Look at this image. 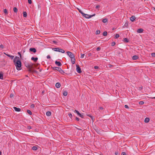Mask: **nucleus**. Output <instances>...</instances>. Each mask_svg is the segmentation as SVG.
I'll use <instances>...</instances> for the list:
<instances>
[{"mask_svg":"<svg viewBox=\"0 0 155 155\" xmlns=\"http://www.w3.org/2000/svg\"><path fill=\"white\" fill-rule=\"evenodd\" d=\"M14 63L15 64L16 69L18 70L21 69V62L20 58L17 56L15 57L13 60Z\"/></svg>","mask_w":155,"mask_h":155,"instance_id":"f257e3e1","label":"nucleus"},{"mask_svg":"<svg viewBox=\"0 0 155 155\" xmlns=\"http://www.w3.org/2000/svg\"><path fill=\"white\" fill-rule=\"evenodd\" d=\"M74 112L76 113L79 116V117H81L82 118H83L84 117V116L81 114L78 111L76 110H74Z\"/></svg>","mask_w":155,"mask_h":155,"instance_id":"0eeeda50","label":"nucleus"},{"mask_svg":"<svg viewBox=\"0 0 155 155\" xmlns=\"http://www.w3.org/2000/svg\"><path fill=\"white\" fill-rule=\"evenodd\" d=\"M32 149L34 150H36L38 149V148L36 146H33L32 148Z\"/></svg>","mask_w":155,"mask_h":155,"instance_id":"5701e85b","label":"nucleus"},{"mask_svg":"<svg viewBox=\"0 0 155 155\" xmlns=\"http://www.w3.org/2000/svg\"><path fill=\"white\" fill-rule=\"evenodd\" d=\"M67 53L68 56L71 58H72L75 56L74 54L70 51H68L67 52Z\"/></svg>","mask_w":155,"mask_h":155,"instance_id":"39448f33","label":"nucleus"},{"mask_svg":"<svg viewBox=\"0 0 155 155\" xmlns=\"http://www.w3.org/2000/svg\"><path fill=\"white\" fill-rule=\"evenodd\" d=\"M68 94V93L67 91H64L63 92V95L64 96H66Z\"/></svg>","mask_w":155,"mask_h":155,"instance_id":"4be33fe9","label":"nucleus"},{"mask_svg":"<svg viewBox=\"0 0 155 155\" xmlns=\"http://www.w3.org/2000/svg\"><path fill=\"white\" fill-rule=\"evenodd\" d=\"M123 41L125 42H129V40L126 38H124Z\"/></svg>","mask_w":155,"mask_h":155,"instance_id":"b1692460","label":"nucleus"},{"mask_svg":"<svg viewBox=\"0 0 155 155\" xmlns=\"http://www.w3.org/2000/svg\"><path fill=\"white\" fill-rule=\"evenodd\" d=\"M102 22L104 23H105L108 22V19L107 18H104L103 19Z\"/></svg>","mask_w":155,"mask_h":155,"instance_id":"6ab92c4d","label":"nucleus"},{"mask_svg":"<svg viewBox=\"0 0 155 155\" xmlns=\"http://www.w3.org/2000/svg\"><path fill=\"white\" fill-rule=\"evenodd\" d=\"M18 11V9L16 7H14L13 8V11L15 12H17Z\"/></svg>","mask_w":155,"mask_h":155,"instance_id":"a878e982","label":"nucleus"},{"mask_svg":"<svg viewBox=\"0 0 155 155\" xmlns=\"http://www.w3.org/2000/svg\"><path fill=\"white\" fill-rule=\"evenodd\" d=\"M154 10H155V8H154Z\"/></svg>","mask_w":155,"mask_h":155,"instance_id":"0e129e2a","label":"nucleus"},{"mask_svg":"<svg viewBox=\"0 0 155 155\" xmlns=\"http://www.w3.org/2000/svg\"><path fill=\"white\" fill-rule=\"evenodd\" d=\"M7 56H8L10 58L12 59H13V58L14 57V56H12V55H9V54L7 55Z\"/></svg>","mask_w":155,"mask_h":155,"instance_id":"c85d7f7f","label":"nucleus"},{"mask_svg":"<svg viewBox=\"0 0 155 155\" xmlns=\"http://www.w3.org/2000/svg\"><path fill=\"white\" fill-rule=\"evenodd\" d=\"M27 112L29 115H31L32 112L30 110H27Z\"/></svg>","mask_w":155,"mask_h":155,"instance_id":"bb28decb","label":"nucleus"},{"mask_svg":"<svg viewBox=\"0 0 155 155\" xmlns=\"http://www.w3.org/2000/svg\"><path fill=\"white\" fill-rule=\"evenodd\" d=\"M152 56L153 57H155V53H153L151 54Z\"/></svg>","mask_w":155,"mask_h":155,"instance_id":"72a5a7b5","label":"nucleus"},{"mask_svg":"<svg viewBox=\"0 0 155 155\" xmlns=\"http://www.w3.org/2000/svg\"><path fill=\"white\" fill-rule=\"evenodd\" d=\"M85 15H83L82 16L83 17H85L86 18H91L93 16H94L95 15V14H93V15H87V14H85Z\"/></svg>","mask_w":155,"mask_h":155,"instance_id":"20e7f679","label":"nucleus"},{"mask_svg":"<svg viewBox=\"0 0 155 155\" xmlns=\"http://www.w3.org/2000/svg\"><path fill=\"white\" fill-rule=\"evenodd\" d=\"M2 154V152L1 151H0V155H1Z\"/></svg>","mask_w":155,"mask_h":155,"instance_id":"4d7b16f0","label":"nucleus"},{"mask_svg":"<svg viewBox=\"0 0 155 155\" xmlns=\"http://www.w3.org/2000/svg\"><path fill=\"white\" fill-rule=\"evenodd\" d=\"M28 2L29 4H31L32 3L31 0H28Z\"/></svg>","mask_w":155,"mask_h":155,"instance_id":"58836bf2","label":"nucleus"},{"mask_svg":"<svg viewBox=\"0 0 155 155\" xmlns=\"http://www.w3.org/2000/svg\"><path fill=\"white\" fill-rule=\"evenodd\" d=\"M52 49L54 51H58L62 53H64L65 52L64 51L63 49L60 48H53Z\"/></svg>","mask_w":155,"mask_h":155,"instance_id":"f03ea898","label":"nucleus"},{"mask_svg":"<svg viewBox=\"0 0 155 155\" xmlns=\"http://www.w3.org/2000/svg\"><path fill=\"white\" fill-rule=\"evenodd\" d=\"M90 155L89 154H87V155Z\"/></svg>","mask_w":155,"mask_h":155,"instance_id":"e2e57ef3","label":"nucleus"},{"mask_svg":"<svg viewBox=\"0 0 155 155\" xmlns=\"http://www.w3.org/2000/svg\"><path fill=\"white\" fill-rule=\"evenodd\" d=\"M23 16L24 17H27V14L26 12H23Z\"/></svg>","mask_w":155,"mask_h":155,"instance_id":"412c9836","label":"nucleus"},{"mask_svg":"<svg viewBox=\"0 0 155 155\" xmlns=\"http://www.w3.org/2000/svg\"><path fill=\"white\" fill-rule=\"evenodd\" d=\"M115 154L116 155H117L118 154V152H115Z\"/></svg>","mask_w":155,"mask_h":155,"instance_id":"864d4df0","label":"nucleus"},{"mask_svg":"<svg viewBox=\"0 0 155 155\" xmlns=\"http://www.w3.org/2000/svg\"><path fill=\"white\" fill-rule=\"evenodd\" d=\"M77 68H76V71H77L79 73H81L82 71L81 70V69L78 65H76Z\"/></svg>","mask_w":155,"mask_h":155,"instance_id":"423d86ee","label":"nucleus"},{"mask_svg":"<svg viewBox=\"0 0 155 155\" xmlns=\"http://www.w3.org/2000/svg\"><path fill=\"white\" fill-rule=\"evenodd\" d=\"M0 79H3V74L0 73Z\"/></svg>","mask_w":155,"mask_h":155,"instance_id":"c756f323","label":"nucleus"},{"mask_svg":"<svg viewBox=\"0 0 155 155\" xmlns=\"http://www.w3.org/2000/svg\"><path fill=\"white\" fill-rule=\"evenodd\" d=\"M47 58L48 59H50L51 58L50 55H48L47 56Z\"/></svg>","mask_w":155,"mask_h":155,"instance_id":"a18cd8bd","label":"nucleus"},{"mask_svg":"<svg viewBox=\"0 0 155 155\" xmlns=\"http://www.w3.org/2000/svg\"><path fill=\"white\" fill-rule=\"evenodd\" d=\"M98 68V66H95L94 67V68L95 69H97Z\"/></svg>","mask_w":155,"mask_h":155,"instance_id":"49530a36","label":"nucleus"},{"mask_svg":"<svg viewBox=\"0 0 155 155\" xmlns=\"http://www.w3.org/2000/svg\"><path fill=\"white\" fill-rule=\"evenodd\" d=\"M120 36V35L118 34H116L115 36V38H118Z\"/></svg>","mask_w":155,"mask_h":155,"instance_id":"7c9ffc66","label":"nucleus"},{"mask_svg":"<svg viewBox=\"0 0 155 155\" xmlns=\"http://www.w3.org/2000/svg\"><path fill=\"white\" fill-rule=\"evenodd\" d=\"M31 60H32L34 61V62H36L38 60V58H34V57H32L31 58Z\"/></svg>","mask_w":155,"mask_h":155,"instance_id":"4468645a","label":"nucleus"},{"mask_svg":"<svg viewBox=\"0 0 155 155\" xmlns=\"http://www.w3.org/2000/svg\"><path fill=\"white\" fill-rule=\"evenodd\" d=\"M71 63L73 64H75V56L74 57L71 58Z\"/></svg>","mask_w":155,"mask_h":155,"instance_id":"1a4fd4ad","label":"nucleus"},{"mask_svg":"<svg viewBox=\"0 0 155 155\" xmlns=\"http://www.w3.org/2000/svg\"><path fill=\"white\" fill-rule=\"evenodd\" d=\"M76 120L78 121L79 120V118L77 117H76Z\"/></svg>","mask_w":155,"mask_h":155,"instance_id":"de8ad7c7","label":"nucleus"},{"mask_svg":"<svg viewBox=\"0 0 155 155\" xmlns=\"http://www.w3.org/2000/svg\"><path fill=\"white\" fill-rule=\"evenodd\" d=\"M30 107L31 108H33L35 107V105L33 104H32L31 105Z\"/></svg>","mask_w":155,"mask_h":155,"instance_id":"e433bc0d","label":"nucleus"},{"mask_svg":"<svg viewBox=\"0 0 155 155\" xmlns=\"http://www.w3.org/2000/svg\"><path fill=\"white\" fill-rule=\"evenodd\" d=\"M136 18L134 16H133L130 18V20L132 21H133L135 20Z\"/></svg>","mask_w":155,"mask_h":155,"instance_id":"f8f14e48","label":"nucleus"},{"mask_svg":"<svg viewBox=\"0 0 155 155\" xmlns=\"http://www.w3.org/2000/svg\"><path fill=\"white\" fill-rule=\"evenodd\" d=\"M29 51H32L34 53H35L36 52V50L35 49V48H30L29 49Z\"/></svg>","mask_w":155,"mask_h":155,"instance_id":"6e6552de","label":"nucleus"},{"mask_svg":"<svg viewBox=\"0 0 155 155\" xmlns=\"http://www.w3.org/2000/svg\"><path fill=\"white\" fill-rule=\"evenodd\" d=\"M101 48H100V47H98L97 48L96 50L97 51H99L101 50Z\"/></svg>","mask_w":155,"mask_h":155,"instance_id":"c9c22d12","label":"nucleus"},{"mask_svg":"<svg viewBox=\"0 0 155 155\" xmlns=\"http://www.w3.org/2000/svg\"><path fill=\"white\" fill-rule=\"evenodd\" d=\"M61 86V84L59 83H57L56 84L55 87L57 88H59Z\"/></svg>","mask_w":155,"mask_h":155,"instance_id":"dca6fc26","label":"nucleus"},{"mask_svg":"<svg viewBox=\"0 0 155 155\" xmlns=\"http://www.w3.org/2000/svg\"><path fill=\"white\" fill-rule=\"evenodd\" d=\"M124 107L128 109L129 108V107L127 105H125V106H124Z\"/></svg>","mask_w":155,"mask_h":155,"instance_id":"a19ab883","label":"nucleus"},{"mask_svg":"<svg viewBox=\"0 0 155 155\" xmlns=\"http://www.w3.org/2000/svg\"><path fill=\"white\" fill-rule=\"evenodd\" d=\"M103 35L104 36H106L107 35V31H104L103 34Z\"/></svg>","mask_w":155,"mask_h":155,"instance_id":"393cba45","label":"nucleus"},{"mask_svg":"<svg viewBox=\"0 0 155 155\" xmlns=\"http://www.w3.org/2000/svg\"><path fill=\"white\" fill-rule=\"evenodd\" d=\"M13 108L16 111L19 112L21 111V109L20 108H17L15 107H14Z\"/></svg>","mask_w":155,"mask_h":155,"instance_id":"9b49d317","label":"nucleus"},{"mask_svg":"<svg viewBox=\"0 0 155 155\" xmlns=\"http://www.w3.org/2000/svg\"><path fill=\"white\" fill-rule=\"evenodd\" d=\"M18 54L20 55V57L21 58V54L20 52H18Z\"/></svg>","mask_w":155,"mask_h":155,"instance_id":"603ef678","label":"nucleus"},{"mask_svg":"<svg viewBox=\"0 0 155 155\" xmlns=\"http://www.w3.org/2000/svg\"><path fill=\"white\" fill-rule=\"evenodd\" d=\"M121 155H126V153L125 152H123L121 153Z\"/></svg>","mask_w":155,"mask_h":155,"instance_id":"4c0bfd02","label":"nucleus"},{"mask_svg":"<svg viewBox=\"0 0 155 155\" xmlns=\"http://www.w3.org/2000/svg\"><path fill=\"white\" fill-rule=\"evenodd\" d=\"M55 64L59 67L61 66L62 65L60 61H55Z\"/></svg>","mask_w":155,"mask_h":155,"instance_id":"9d476101","label":"nucleus"},{"mask_svg":"<svg viewBox=\"0 0 155 155\" xmlns=\"http://www.w3.org/2000/svg\"><path fill=\"white\" fill-rule=\"evenodd\" d=\"M28 129H31V127L29 126V127H28Z\"/></svg>","mask_w":155,"mask_h":155,"instance_id":"5fc2aeb1","label":"nucleus"},{"mask_svg":"<svg viewBox=\"0 0 155 155\" xmlns=\"http://www.w3.org/2000/svg\"><path fill=\"white\" fill-rule=\"evenodd\" d=\"M51 114V112L50 111H48L46 113V115L48 116H50Z\"/></svg>","mask_w":155,"mask_h":155,"instance_id":"aec40b11","label":"nucleus"},{"mask_svg":"<svg viewBox=\"0 0 155 155\" xmlns=\"http://www.w3.org/2000/svg\"><path fill=\"white\" fill-rule=\"evenodd\" d=\"M100 110H102L103 109V108L102 107H99Z\"/></svg>","mask_w":155,"mask_h":155,"instance_id":"09e8293b","label":"nucleus"},{"mask_svg":"<svg viewBox=\"0 0 155 155\" xmlns=\"http://www.w3.org/2000/svg\"><path fill=\"white\" fill-rule=\"evenodd\" d=\"M110 67H111V65H110Z\"/></svg>","mask_w":155,"mask_h":155,"instance_id":"680f3d73","label":"nucleus"},{"mask_svg":"<svg viewBox=\"0 0 155 155\" xmlns=\"http://www.w3.org/2000/svg\"><path fill=\"white\" fill-rule=\"evenodd\" d=\"M84 54H81V57L82 58H83L84 57Z\"/></svg>","mask_w":155,"mask_h":155,"instance_id":"79ce46f5","label":"nucleus"},{"mask_svg":"<svg viewBox=\"0 0 155 155\" xmlns=\"http://www.w3.org/2000/svg\"><path fill=\"white\" fill-rule=\"evenodd\" d=\"M4 12L5 14H7V11L6 9H5L4 10Z\"/></svg>","mask_w":155,"mask_h":155,"instance_id":"f704fd0d","label":"nucleus"},{"mask_svg":"<svg viewBox=\"0 0 155 155\" xmlns=\"http://www.w3.org/2000/svg\"><path fill=\"white\" fill-rule=\"evenodd\" d=\"M143 31V29L142 28H139L137 30V32L138 33H141Z\"/></svg>","mask_w":155,"mask_h":155,"instance_id":"2eb2a0df","label":"nucleus"},{"mask_svg":"<svg viewBox=\"0 0 155 155\" xmlns=\"http://www.w3.org/2000/svg\"><path fill=\"white\" fill-rule=\"evenodd\" d=\"M68 116L71 118L72 116V114L71 113L68 114Z\"/></svg>","mask_w":155,"mask_h":155,"instance_id":"ea45409f","label":"nucleus"},{"mask_svg":"<svg viewBox=\"0 0 155 155\" xmlns=\"http://www.w3.org/2000/svg\"><path fill=\"white\" fill-rule=\"evenodd\" d=\"M0 47L2 48H4V46L2 44H1L0 45Z\"/></svg>","mask_w":155,"mask_h":155,"instance_id":"c03bdc74","label":"nucleus"},{"mask_svg":"<svg viewBox=\"0 0 155 155\" xmlns=\"http://www.w3.org/2000/svg\"><path fill=\"white\" fill-rule=\"evenodd\" d=\"M144 104L143 101H140L139 102V104L140 105H143Z\"/></svg>","mask_w":155,"mask_h":155,"instance_id":"473e14b6","label":"nucleus"},{"mask_svg":"<svg viewBox=\"0 0 155 155\" xmlns=\"http://www.w3.org/2000/svg\"><path fill=\"white\" fill-rule=\"evenodd\" d=\"M52 69L54 70H57L59 71L62 74L64 73V71L60 68L58 67H53L52 68Z\"/></svg>","mask_w":155,"mask_h":155,"instance_id":"7ed1b4c3","label":"nucleus"},{"mask_svg":"<svg viewBox=\"0 0 155 155\" xmlns=\"http://www.w3.org/2000/svg\"><path fill=\"white\" fill-rule=\"evenodd\" d=\"M151 98H152V99H153V98H154L155 99V97H152Z\"/></svg>","mask_w":155,"mask_h":155,"instance_id":"bf43d9fd","label":"nucleus"},{"mask_svg":"<svg viewBox=\"0 0 155 155\" xmlns=\"http://www.w3.org/2000/svg\"><path fill=\"white\" fill-rule=\"evenodd\" d=\"M150 119L148 118H146L144 120V122L145 123H148Z\"/></svg>","mask_w":155,"mask_h":155,"instance_id":"a211bd4d","label":"nucleus"},{"mask_svg":"<svg viewBox=\"0 0 155 155\" xmlns=\"http://www.w3.org/2000/svg\"><path fill=\"white\" fill-rule=\"evenodd\" d=\"M13 95L12 94H11L10 95V97H13Z\"/></svg>","mask_w":155,"mask_h":155,"instance_id":"3c124183","label":"nucleus"},{"mask_svg":"<svg viewBox=\"0 0 155 155\" xmlns=\"http://www.w3.org/2000/svg\"><path fill=\"white\" fill-rule=\"evenodd\" d=\"M100 30H97L96 31L95 33L96 35L99 34L100 33Z\"/></svg>","mask_w":155,"mask_h":155,"instance_id":"cd10ccee","label":"nucleus"},{"mask_svg":"<svg viewBox=\"0 0 155 155\" xmlns=\"http://www.w3.org/2000/svg\"><path fill=\"white\" fill-rule=\"evenodd\" d=\"M77 9L78 10V11L82 15H85V14L83 12H82V11L80 9L78 8H77Z\"/></svg>","mask_w":155,"mask_h":155,"instance_id":"f3484780","label":"nucleus"},{"mask_svg":"<svg viewBox=\"0 0 155 155\" xmlns=\"http://www.w3.org/2000/svg\"><path fill=\"white\" fill-rule=\"evenodd\" d=\"M139 58L138 56L136 55H135L133 56L132 59L133 60H136L137 59Z\"/></svg>","mask_w":155,"mask_h":155,"instance_id":"ddd939ff","label":"nucleus"},{"mask_svg":"<svg viewBox=\"0 0 155 155\" xmlns=\"http://www.w3.org/2000/svg\"><path fill=\"white\" fill-rule=\"evenodd\" d=\"M87 116L89 117H90L92 119V116H91V115H90V114L87 115Z\"/></svg>","mask_w":155,"mask_h":155,"instance_id":"8fccbe9b","label":"nucleus"},{"mask_svg":"<svg viewBox=\"0 0 155 155\" xmlns=\"http://www.w3.org/2000/svg\"><path fill=\"white\" fill-rule=\"evenodd\" d=\"M100 7V6L99 5H96V6L95 8H96V9H98V8H99Z\"/></svg>","mask_w":155,"mask_h":155,"instance_id":"37998d69","label":"nucleus"},{"mask_svg":"<svg viewBox=\"0 0 155 155\" xmlns=\"http://www.w3.org/2000/svg\"><path fill=\"white\" fill-rule=\"evenodd\" d=\"M110 67H111V65H110Z\"/></svg>","mask_w":155,"mask_h":155,"instance_id":"052dcab7","label":"nucleus"},{"mask_svg":"<svg viewBox=\"0 0 155 155\" xmlns=\"http://www.w3.org/2000/svg\"><path fill=\"white\" fill-rule=\"evenodd\" d=\"M115 45V43L114 42H112L111 43V45L112 46H114Z\"/></svg>","mask_w":155,"mask_h":155,"instance_id":"2f4dec72","label":"nucleus"},{"mask_svg":"<svg viewBox=\"0 0 155 155\" xmlns=\"http://www.w3.org/2000/svg\"><path fill=\"white\" fill-rule=\"evenodd\" d=\"M5 54L6 55H7H7H9V54H6V53H5Z\"/></svg>","mask_w":155,"mask_h":155,"instance_id":"6e6d98bb","label":"nucleus"},{"mask_svg":"<svg viewBox=\"0 0 155 155\" xmlns=\"http://www.w3.org/2000/svg\"><path fill=\"white\" fill-rule=\"evenodd\" d=\"M54 43H56V41H54Z\"/></svg>","mask_w":155,"mask_h":155,"instance_id":"13d9d810","label":"nucleus"}]
</instances>
